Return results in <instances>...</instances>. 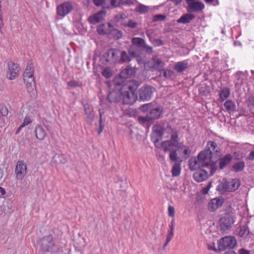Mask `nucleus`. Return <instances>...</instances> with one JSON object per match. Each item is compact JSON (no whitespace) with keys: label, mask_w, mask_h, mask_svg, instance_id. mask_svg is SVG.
Returning a JSON list of instances; mask_svg holds the SVG:
<instances>
[{"label":"nucleus","mask_w":254,"mask_h":254,"mask_svg":"<svg viewBox=\"0 0 254 254\" xmlns=\"http://www.w3.org/2000/svg\"><path fill=\"white\" fill-rule=\"evenodd\" d=\"M220 149L214 141L207 142L205 148L198 154V158L203 160L206 159L210 163L216 164L220 157Z\"/></svg>","instance_id":"nucleus-1"},{"label":"nucleus","mask_w":254,"mask_h":254,"mask_svg":"<svg viewBox=\"0 0 254 254\" xmlns=\"http://www.w3.org/2000/svg\"><path fill=\"white\" fill-rule=\"evenodd\" d=\"M40 250L44 253L57 254L60 251V247L56 245L52 235L43 237L38 241Z\"/></svg>","instance_id":"nucleus-2"},{"label":"nucleus","mask_w":254,"mask_h":254,"mask_svg":"<svg viewBox=\"0 0 254 254\" xmlns=\"http://www.w3.org/2000/svg\"><path fill=\"white\" fill-rule=\"evenodd\" d=\"M216 164H205V167L196 170L193 175L194 180L197 182H201L206 180L209 176L213 175L216 171Z\"/></svg>","instance_id":"nucleus-3"},{"label":"nucleus","mask_w":254,"mask_h":254,"mask_svg":"<svg viewBox=\"0 0 254 254\" xmlns=\"http://www.w3.org/2000/svg\"><path fill=\"white\" fill-rule=\"evenodd\" d=\"M138 86V84L135 85V88L130 85H123L122 87V98L124 104L131 105L135 102L137 99V96L135 93V90Z\"/></svg>","instance_id":"nucleus-4"},{"label":"nucleus","mask_w":254,"mask_h":254,"mask_svg":"<svg viewBox=\"0 0 254 254\" xmlns=\"http://www.w3.org/2000/svg\"><path fill=\"white\" fill-rule=\"evenodd\" d=\"M163 108L160 106H154L152 103L144 104V121H149L159 118L162 113Z\"/></svg>","instance_id":"nucleus-5"},{"label":"nucleus","mask_w":254,"mask_h":254,"mask_svg":"<svg viewBox=\"0 0 254 254\" xmlns=\"http://www.w3.org/2000/svg\"><path fill=\"white\" fill-rule=\"evenodd\" d=\"M131 42L128 52L132 57H138L143 52V39L133 37Z\"/></svg>","instance_id":"nucleus-6"},{"label":"nucleus","mask_w":254,"mask_h":254,"mask_svg":"<svg viewBox=\"0 0 254 254\" xmlns=\"http://www.w3.org/2000/svg\"><path fill=\"white\" fill-rule=\"evenodd\" d=\"M237 243V240L234 236H226L218 241V248L220 251L233 249L236 246Z\"/></svg>","instance_id":"nucleus-7"},{"label":"nucleus","mask_w":254,"mask_h":254,"mask_svg":"<svg viewBox=\"0 0 254 254\" xmlns=\"http://www.w3.org/2000/svg\"><path fill=\"white\" fill-rule=\"evenodd\" d=\"M235 222V219L232 212L225 213L220 219V227L222 230L230 229Z\"/></svg>","instance_id":"nucleus-8"},{"label":"nucleus","mask_w":254,"mask_h":254,"mask_svg":"<svg viewBox=\"0 0 254 254\" xmlns=\"http://www.w3.org/2000/svg\"><path fill=\"white\" fill-rule=\"evenodd\" d=\"M34 69L31 64H28L25 70L23 73V80L26 84L28 88L29 86H32V83L35 87L34 78L33 76Z\"/></svg>","instance_id":"nucleus-9"},{"label":"nucleus","mask_w":254,"mask_h":254,"mask_svg":"<svg viewBox=\"0 0 254 254\" xmlns=\"http://www.w3.org/2000/svg\"><path fill=\"white\" fill-rule=\"evenodd\" d=\"M209 163H210L206 158L203 160L199 159L198 155L197 158H191L189 160V168L191 171H194L205 167V164Z\"/></svg>","instance_id":"nucleus-10"},{"label":"nucleus","mask_w":254,"mask_h":254,"mask_svg":"<svg viewBox=\"0 0 254 254\" xmlns=\"http://www.w3.org/2000/svg\"><path fill=\"white\" fill-rule=\"evenodd\" d=\"M26 170L27 165L24 161H18L15 168L16 179L19 180H22L26 174Z\"/></svg>","instance_id":"nucleus-11"},{"label":"nucleus","mask_w":254,"mask_h":254,"mask_svg":"<svg viewBox=\"0 0 254 254\" xmlns=\"http://www.w3.org/2000/svg\"><path fill=\"white\" fill-rule=\"evenodd\" d=\"M164 63L158 58H153L144 64L145 67L152 70H161L164 66Z\"/></svg>","instance_id":"nucleus-12"},{"label":"nucleus","mask_w":254,"mask_h":254,"mask_svg":"<svg viewBox=\"0 0 254 254\" xmlns=\"http://www.w3.org/2000/svg\"><path fill=\"white\" fill-rule=\"evenodd\" d=\"M120 50L116 49H111L105 53L106 61L110 64L118 62L120 58Z\"/></svg>","instance_id":"nucleus-13"},{"label":"nucleus","mask_w":254,"mask_h":254,"mask_svg":"<svg viewBox=\"0 0 254 254\" xmlns=\"http://www.w3.org/2000/svg\"><path fill=\"white\" fill-rule=\"evenodd\" d=\"M8 68L6 77L9 80H13L18 75L20 67L17 64L9 62L8 63Z\"/></svg>","instance_id":"nucleus-14"},{"label":"nucleus","mask_w":254,"mask_h":254,"mask_svg":"<svg viewBox=\"0 0 254 254\" xmlns=\"http://www.w3.org/2000/svg\"><path fill=\"white\" fill-rule=\"evenodd\" d=\"M73 6L69 2H64L59 5L57 8V14L64 17L68 14L72 9Z\"/></svg>","instance_id":"nucleus-15"},{"label":"nucleus","mask_w":254,"mask_h":254,"mask_svg":"<svg viewBox=\"0 0 254 254\" xmlns=\"http://www.w3.org/2000/svg\"><path fill=\"white\" fill-rule=\"evenodd\" d=\"M196 0H186V2L188 4V11H198L202 10L204 8V5L203 3Z\"/></svg>","instance_id":"nucleus-16"},{"label":"nucleus","mask_w":254,"mask_h":254,"mask_svg":"<svg viewBox=\"0 0 254 254\" xmlns=\"http://www.w3.org/2000/svg\"><path fill=\"white\" fill-rule=\"evenodd\" d=\"M224 203V199L222 197L213 198L208 203V209L211 212L215 211L220 207Z\"/></svg>","instance_id":"nucleus-17"},{"label":"nucleus","mask_w":254,"mask_h":254,"mask_svg":"<svg viewBox=\"0 0 254 254\" xmlns=\"http://www.w3.org/2000/svg\"><path fill=\"white\" fill-rule=\"evenodd\" d=\"M84 108L87 122L89 123H92L94 118V113L92 106L88 104H84Z\"/></svg>","instance_id":"nucleus-18"},{"label":"nucleus","mask_w":254,"mask_h":254,"mask_svg":"<svg viewBox=\"0 0 254 254\" xmlns=\"http://www.w3.org/2000/svg\"><path fill=\"white\" fill-rule=\"evenodd\" d=\"M112 26L109 23L99 25L97 29L100 35L109 34L112 33Z\"/></svg>","instance_id":"nucleus-19"},{"label":"nucleus","mask_w":254,"mask_h":254,"mask_svg":"<svg viewBox=\"0 0 254 254\" xmlns=\"http://www.w3.org/2000/svg\"><path fill=\"white\" fill-rule=\"evenodd\" d=\"M122 88L120 91H113L108 95L107 98L110 102H118L122 98Z\"/></svg>","instance_id":"nucleus-20"},{"label":"nucleus","mask_w":254,"mask_h":254,"mask_svg":"<svg viewBox=\"0 0 254 254\" xmlns=\"http://www.w3.org/2000/svg\"><path fill=\"white\" fill-rule=\"evenodd\" d=\"M136 72V68L131 65H128L120 72L121 76L126 79L133 75Z\"/></svg>","instance_id":"nucleus-21"},{"label":"nucleus","mask_w":254,"mask_h":254,"mask_svg":"<svg viewBox=\"0 0 254 254\" xmlns=\"http://www.w3.org/2000/svg\"><path fill=\"white\" fill-rule=\"evenodd\" d=\"M34 131L37 139L40 140H43L45 139L46 136V132L41 125H36Z\"/></svg>","instance_id":"nucleus-22"},{"label":"nucleus","mask_w":254,"mask_h":254,"mask_svg":"<svg viewBox=\"0 0 254 254\" xmlns=\"http://www.w3.org/2000/svg\"><path fill=\"white\" fill-rule=\"evenodd\" d=\"M135 57H132L129 53L128 54L125 51H120V58L119 59V63L123 64L125 63H128L131 60L132 58H135Z\"/></svg>","instance_id":"nucleus-23"},{"label":"nucleus","mask_w":254,"mask_h":254,"mask_svg":"<svg viewBox=\"0 0 254 254\" xmlns=\"http://www.w3.org/2000/svg\"><path fill=\"white\" fill-rule=\"evenodd\" d=\"M168 128H169L172 131V134L170 138L171 140L170 141L173 143L174 147L177 148L179 147L181 145V144H180L179 142L180 138L179 137L178 132L176 130L174 131L170 126H168Z\"/></svg>","instance_id":"nucleus-24"},{"label":"nucleus","mask_w":254,"mask_h":254,"mask_svg":"<svg viewBox=\"0 0 254 254\" xmlns=\"http://www.w3.org/2000/svg\"><path fill=\"white\" fill-rule=\"evenodd\" d=\"M189 64L187 61L177 62L174 67V69L178 72H182L188 68Z\"/></svg>","instance_id":"nucleus-25"},{"label":"nucleus","mask_w":254,"mask_h":254,"mask_svg":"<svg viewBox=\"0 0 254 254\" xmlns=\"http://www.w3.org/2000/svg\"><path fill=\"white\" fill-rule=\"evenodd\" d=\"M52 161L57 164H65L67 162V158L64 154H56L52 158Z\"/></svg>","instance_id":"nucleus-26"},{"label":"nucleus","mask_w":254,"mask_h":254,"mask_svg":"<svg viewBox=\"0 0 254 254\" xmlns=\"http://www.w3.org/2000/svg\"><path fill=\"white\" fill-rule=\"evenodd\" d=\"M232 159V155L230 154L226 155L225 156L221 158H219V168L220 169L224 168L228 164L230 163Z\"/></svg>","instance_id":"nucleus-27"},{"label":"nucleus","mask_w":254,"mask_h":254,"mask_svg":"<svg viewBox=\"0 0 254 254\" xmlns=\"http://www.w3.org/2000/svg\"><path fill=\"white\" fill-rule=\"evenodd\" d=\"M195 16L193 14L191 13H187L181 16V17L177 20V22L180 23H190L192 19L194 18Z\"/></svg>","instance_id":"nucleus-28"},{"label":"nucleus","mask_w":254,"mask_h":254,"mask_svg":"<svg viewBox=\"0 0 254 254\" xmlns=\"http://www.w3.org/2000/svg\"><path fill=\"white\" fill-rule=\"evenodd\" d=\"M240 184L239 181L237 179H233L228 182L227 190L229 191H233L238 189Z\"/></svg>","instance_id":"nucleus-29"},{"label":"nucleus","mask_w":254,"mask_h":254,"mask_svg":"<svg viewBox=\"0 0 254 254\" xmlns=\"http://www.w3.org/2000/svg\"><path fill=\"white\" fill-rule=\"evenodd\" d=\"M103 13V11H100L98 13L89 16L88 17L89 22L92 24H96L99 22L102 19V14Z\"/></svg>","instance_id":"nucleus-30"},{"label":"nucleus","mask_w":254,"mask_h":254,"mask_svg":"<svg viewBox=\"0 0 254 254\" xmlns=\"http://www.w3.org/2000/svg\"><path fill=\"white\" fill-rule=\"evenodd\" d=\"M173 147H174L173 143L169 140L163 141L161 144V147L164 152L168 151L170 152L171 151H173Z\"/></svg>","instance_id":"nucleus-31"},{"label":"nucleus","mask_w":254,"mask_h":254,"mask_svg":"<svg viewBox=\"0 0 254 254\" xmlns=\"http://www.w3.org/2000/svg\"><path fill=\"white\" fill-rule=\"evenodd\" d=\"M105 8H113L116 7L122 3L123 0H106Z\"/></svg>","instance_id":"nucleus-32"},{"label":"nucleus","mask_w":254,"mask_h":254,"mask_svg":"<svg viewBox=\"0 0 254 254\" xmlns=\"http://www.w3.org/2000/svg\"><path fill=\"white\" fill-rule=\"evenodd\" d=\"M154 89L150 86L144 87V101L149 100L153 95Z\"/></svg>","instance_id":"nucleus-33"},{"label":"nucleus","mask_w":254,"mask_h":254,"mask_svg":"<svg viewBox=\"0 0 254 254\" xmlns=\"http://www.w3.org/2000/svg\"><path fill=\"white\" fill-rule=\"evenodd\" d=\"M181 162H177L173 166L171 173L173 177H177L180 175L181 172Z\"/></svg>","instance_id":"nucleus-34"},{"label":"nucleus","mask_w":254,"mask_h":254,"mask_svg":"<svg viewBox=\"0 0 254 254\" xmlns=\"http://www.w3.org/2000/svg\"><path fill=\"white\" fill-rule=\"evenodd\" d=\"M224 106L226 110L229 113L234 112V111H236V104L233 101L231 100L226 101L224 103Z\"/></svg>","instance_id":"nucleus-35"},{"label":"nucleus","mask_w":254,"mask_h":254,"mask_svg":"<svg viewBox=\"0 0 254 254\" xmlns=\"http://www.w3.org/2000/svg\"><path fill=\"white\" fill-rule=\"evenodd\" d=\"M230 94V89L227 87L223 88L219 93L220 98L222 101L229 97Z\"/></svg>","instance_id":"nucleus-36"},{"label":"nucleus","mask_w":254,"mask_h":254,"mask_svg":"<svg viewBox=\"0 0 254 254\" xmlns=\"http://www.w3.org/2000/svg\"><path fill=\"white\" fill-rule=\"evenodd\" d=\"M245 164L243 161H240L234 164L232 166V170L238 172L242 171L245 168Z\"/></svg>","instance_id":"nucleus-37"},{"label":"nucleus","mask_w":254,"mask_h":254,"mask_svg":"<svg viewBox=\"0 0 254 254\" xmlns=\"http://www.w3.org/2000/svg\"><path fill=\"white\" fill-rule=\"evenodd\" d=\"M178 148L183 150V153L186 158H188L190 156V150L189 147L182 143Z\"/></svg>","instance_id":"nucleus-38"},{"label":"nucleus","mask_w":254,"mask_h":254,"mask_svg":"<svg viewBox=\"0 0 254 254\" xmlns=\"http://www.w3.org/2000/svg\"><path fill=\"white\" fill-rule=\"evenodd\" d=\"M125 78L121 76V74L119 76H116L113 80L114 84L115 86H123L127 85V84H124Z\"/></svg>","instance_id":"nucleus-39"},{"label":"nucleus","mask_w":254,"mask_h":254,"mask_svg":"<svg viewBox=\"0 0 254 254\" xmlns=\"http://www.w3.org/2000/svg\"><path fill=\"white\" fill-rule=\"evenodd\" d=\"M153 130L156 134L157 136L161 137L163 135L164 129L163 127L160 125H155L153 127Z\"/></svg>","instance_id":"nucleus-40"},{"label":"nucleus","mask_w":254,"mask_h":254,"mask_svg":"<svg viewBox=\"0 0 254 254\" xmlns=\"http://www.w3.org/2000/svg\"><path fill=\"white\" fill-rule=\"evenodd\" d=\"M142 131L141 130H139V132L137 129V128H134L130 130V134L131 136L133 137V135H135L136 136V138L139 141H141L142 135H141Z\"/></svg>","instance_id":"nucleus-41"},{"label":"nucleus","mask_w":254,"mask_h":254,"mask_svg":"<svg viewBox=\"0 0 254 254\" xmlns=\"http://www.w3.org/2000/svg\"><path fill=\"white\" fill-rule=\"evenodd\" d=\"M99 115H100V119H99V127L98 130V133L100 134L103 131V128L104 127V124L102 123V114L103 112L101 110H99Z\"/></svg>","instance_id":"nucleus-42"},{"label":"nucleus","mask_w":254,"mask_h":254,"mask_svg":"<svg viewBox=\"0 0 254 254\" xmlns=\"http://www.w3.org/2000/svg\"><path fill=\"white\" fill-rule=\"evenodd\" d=\"M111 34L114 35V38L117 39L121 38L123 35V33L121 31L115 29L113 27L112 28V33Z\"/></svg>","instance_id":"nucleus-43"},{"label":"nucleus","mask_w":254,"mask_h":254,"mask_svg":"<svg viewBox=\"0 0 254 254\" xmlns=\"http://www.w3.org/2000/svg\"><path fill=\"white\" fill-rule=\"evenodd\" d=\"M122 24L126 27H128L132 29L136 28L137 25V23H136L133 20H129L127 22H125Z\"/></svg>","instance_id":"nucleus-44"},{"label":"nucleus","mask_w":254,"mask_h":254,"mask_svg":"<svg viewBox=\"0 0 254 254\" xmlns=\"http://www.w3.org/2000/svg\"><path fill=\"white\" fill-rule=\"evenodd\" d=\"M177 150H174L170 152V159L172 161H177L179 157L178 156Z\"/></svg>","instance_id":"nucleus-45"},{"label":"nucleus","mask_w":254,"mask_h":254,"mask_svg":"<svg viewBox=\"0 0 254 254\" xmlns=\"http://www.w3.org/2000/svg\"><path fill=\"white\" fill-rule=\"evenodd\" d=\"M106 0H93V2L97 6H102L103 8H105Z\"/></svg>","instance_id":"nucleus-46"},{"label":"nucleus","mask_w":254,"mask_h":254,"mask_svg":"<svg viewBox=\"0 0 254 254\" xmlns=\"http://www.w3.org/2000/svg\"><path fill=\"white\" fill-rule=\"evenodd\" d=\"M173 236H174V232L169 231V233L168 234V235L167 236L166 241V242L164 244V246H163L164 248L166 247L168 245V243L172 239Z\"/></svg>","instance_id":"nucleus-47"},{"label":"nucleus","mask_w":254,"mask_h":254,"mask_svg":"<svg viewBox=\"0 0 254 254\" xmlns=\"http://www.w3.org/2000/svg\"><path fill=\"white\" fill-rule=\"evenodd\" d=\"M67 85L69 87L74 88L77 86H80L81 83L76 80H71L67 83Z\"/></svg>","instance_id":"nucleus-48"},{"label":"nucleus","mask_w":254,"mask_h":254,"mask_svg":"<svg viewBox=\"0 0 254 254\" xmlns=\"http://www.w3.org/2000/svg\"><path fill=\"white\" fill-rule=\"evenodd\" d=\"M174 72L169 69L164 70L163 76L166 78H170L174 75Z\"/></svg>","instance_id":"nucleus-49"},{"label":"nucleus","mask_w":254,"mask_h":254,"mask_svg":"<svg viewBox=\"0 0 254 254\" xmlns=\"http://www.w3.org/2000/svg\"><path fill=\"white\" fill-rule=\"evenodd\" d=\"M168 216L171 217H174L175 216V208L172 205H169L168 207Z\"/></svg>","instance_id":"nucleus-50"},{"label":"nucleus","mask_w":254,"mask_h":254,"mask_svg":"<svg viewBox=\"0 0 254 254\" xmlns=\"http://www.w3.org/2000/svg\"><path fill=\"white\" fill-rule=\"evenodd\" d=\"M102 75L104 77L108 78L112 76V73L109 69L105 68L102 71Z\"/></svg>","instance_id":"nucleus-51"},{"label":"nucleus","mask_w":254,"mask_h":254,"mask_svg":"<svg viewBox=\"0 0 254 254\" xmlns=\"http://www.w3.org/2000/svg\"><path fill=\"white\" fill-rule=\"evenodd\" d=\"M166 16L163 14H156L153 16V20L156 21H162L166 18Z\"/></svg>","instance_id":"nucleus-52"},{"label":"nucleus","mask_w":254,"mask_h":254,"mask_svg":"<svg viewBox=\"0 0 254 254\" xmlns=\"http://www.w3.org/2000/svg\"><path fill=\"white\" fill-rule=\"evenodd\" d=\"M0 113L2 116H6L8 115V109L5 106L0 107Z\"/></svg>","instance_id":"nucleus-53"},{"label":"nucleus","mask_w":254,"mask_h":254,"mask_svg":"<svg viewBox=\"0 0 254 254\" xmlns=\"http://www.w3.org/2000/svg\"><path fill=\"white\" fill-rule=\"evenodd\" d=\"M32 121V119L29 116H26L25 118L23 123L22 124V125L24 127L25 126H27L29 125L30 123H31Z\"/></svg>","instance_id":"nucleus-54"},{"label":"nucleus","mask_w":254,"mask_h":254,"mask_svg":"<svg viewBox=\"0 0 254 254\" xmlns=\"http://www.w3.org/2000/svg\"><path fill=\"white\" fill-rule=\"evenodd\" d=\"M115 19L119 22L120 20V19H124L126 18V15L124 13L120 14L118 15H117L115 16Z\"/></svg>","instance_id":"nucleus-55"},{"label":"nucleus","mask_w":254,"mask_h":254,"mask_svg":"<svg viewBox=\"0 0 254 254\" xmlns=\"http://www.w3.org/2000/svg\"><path fill=\"white\" fill-rule=\"evenodd\" d=\"M246 159L249 160H253L254 159V151H252L250 154L246 157Z\"/></svg>","instance_id":"nucleus-56"},{"label":"nucleus","mask_w":254,"mask_h":254,"mask_svg":"<svg viewBox=\"0 0 254 254\" xmlns=\"http://www.w3.org/2000/svg\"><path fill=\"white\" fill-rule=\"evenodd\" d=\"M208 248L209 250H213L214 252H216V251H217V249H216V248L215 247L214 243H212L211 244L208 245Z\"/></svg>","instance_id":"nucleus-57"},{"label":"nucleus","mask_w":254,"mask_h":254,"mask_svg":"<svg viewBox=\"0 0 254 254\" xmlns=\"http://www.w3.org/2000/svg\"><path fill=\"white\" fill-rule=\"evenodd\" d=\"M174 225H175V220L174 219L172 220L170 224L169 225V227L170 229V231L174 232Z\"/></svg>","instance_id":"nucleus-58"},{"label":"nucleus","mask_w":254,"mask_h":254,"mask_svg":"<svg viewBox=\"0 0 254 254\" xmlns=\"http://www.w3.org/2000/svg\"><path fill=\"white\" fill-rule=\"evenodd\" d=\"M135 9L136 11L139 12L140 13H143V5L140 4L139 6H137Z\"/></svg>","instance_id":"nucleus-59"},{"label":"nucleus","mask_w":254,"mask_h":254,"mask_svg":"<svg viewBox=\"0 0 254 254\" xmlns=\"http://www.w3.org/2000/svg\"><path fill=\"white\" fill-rule=\"evenodd\" d=\"M239 254H250L249 251L244 249H241L239 251Z\"/></svg>","instance_id":"nucleus-60"},{"label":"nucleus","mask_w":254,"mask_h":254,"mask_svg":"<svg viewBox=\"0 0 254 254\" xmlns=\"http://www.w3.org/2000/svg\"><path fill=\"white\" fill-rule=\"evenodd\" d=\"M209 187H205L202 189V193L203 194H207L209 191Z\"/></svg>","instance_id":"nucleus-61"},{"label":"nucleus","mask_w":254,"mask_h":254,"mask_svg":"<svg viewBox=\"0 0 254 254\" xmlns=\"http://www.w3.org/2000/svg\"><path fill=\"white\" fill-rule=\"evenodd\" d=\"M23 127H23V126L21 124V125L17 129V130H16V132H15V134H18V133L20 132V130L22 129V128Z\"/></svg>","instance_id":"nucleus-62"},{"label":"nucleus","mask_w":254,"mask_h":254,"mask_svg":"<svg viewBox=\"0 0 254 254\" xmlns=\"http://www.w3.org/2000/svg\"><path fill=\"white\" fill-rule=\"evenodd\" d=\"M0 192L1 193V194L2 195H4L6 193L5 190L3 188H1V187H0Z\"/></svg>","instance_id":"nucleus-63"},{"label":"nucleus","mask_w":254,"mask_h":254,"mask_svg":"<svg viewBox=\"0 0 254 254\" xmlns=\"http://www.w3.org/2000/svg\"><path fill=\"white\" fill-rule=\"evenodd\" d=\"M223 254H237L236 252H235L233 251H229L227 252H226Z\"/></svg>","instance_id":"nucleus-64"}]
</instances>
